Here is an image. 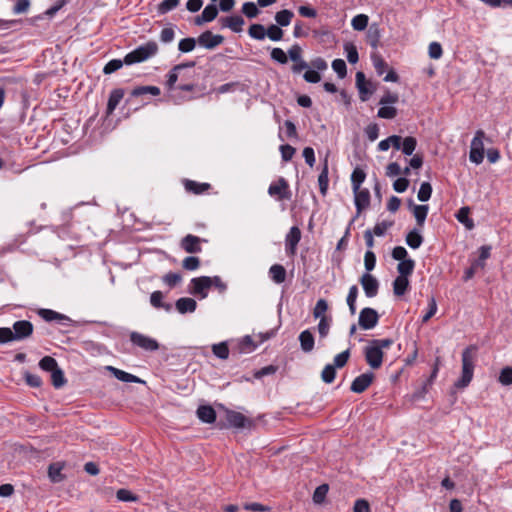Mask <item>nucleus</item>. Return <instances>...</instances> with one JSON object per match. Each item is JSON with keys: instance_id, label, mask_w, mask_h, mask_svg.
Returning a JSON list of instances; mask_svg holds the SVG:
<instances>
[{"instance_id": "nucleus-1", "label": "nucleus", "mask_w": 512, "mask_h": 512, "mask_svg": "<svg viewBox=\"0 0 512 512\" xmlns=\"http://www.w3.org/2000/svg\"><path fill=\"white\" fill-rule=\"evenodd\" d=\"M33 329V324L28 320H18L13 323L12 328L0 327V342L6 344L25 340L32 335Z\"/></svg>"}, {"instance_id": "nucleus-2", "label": "nucleus", "mask_w": 512, "mask_h": 512, "mask_svg": "<svg viewBox=\"0 0 512 512\" xmlns=\"http://www.w3.org/2000/svg\"><path fill=\"white\" fill-rule=\"evenodd\" d=\"M477 350V347L470 345L466 347L462 352V373L461 377L454 383V387L458 389L466 388L473 379L474 373V358L473 353Z\"/></svg>"}, {"instance_id": "nucleus-3", "label": "nucleus", "mask_w": 512, "mask_h": 512, "mask_svg": "<svg viewBox=\"0 0 512 512\" xmlns=\"http://www.w3.org/2000/svg\"><path fill=\"white\" fill-rule=\"evenodd\" d=\"M158 52V44L155 41H148L140 45L133 51L127 53L124 57L126 65L141 63L150 57L156 55Z\"/></svg>"}, {"instance_id": "nucleus-4", "label": "nucleus", "mask_w": 512, "mask_h": 512, "mask_svg": "<svg viewBox=\"0 0 512 512\" xmlns=\"http://www.w3.org/2000/svg\"><path fill=\"white\" fill-rule=\"evenodd\" d=\"M130 341L134 346L141 348L144 351L154 352L159 349L158 341L142 333L133 331L130 333Z\"/></svg>"}, {"instance_id": "nucleus-5", "label": "nucleus", "mask_w": 512, "mask_h": 512, "mask_svg": "<svg viewBox=\"0 0 512 512\" xmlns=\"http://www.w3.org/2000/svg\"><path fill=\"white\" fill-rule=\"evenodd\" d=\"M226 420L228 422L229 427L237 428V429H252L255 426V422L242 413L226 409Z\"/></svg>"}, {"instance_id": "nucleus-6", "label": "nucleus", "mask_w": 512, "mask_h": 512, "mask_svg": "<svg viewBox=\"0 0 512 512\" xmlns=\"http://www.w3.org/2000/svg\"><path fill=\"white\" fill-rule=\"evenodd\" d=\"M485 133L482 130H478L471 142V148L469 153V159L475 164H481L484 159V146L482 139Z\"/></svg>"}, {"instance_id": "nucleus-7", "label": "nucleus", "mask_w": 512, "mask_h": 512, "mask_svg": "<svg viewBox=\"0 0 512 512\" xmlns=\"http://www.w3.org/2000/svg\"><path fill=\"white\" fill-rule=\"evenodd\" d=\"M288 56V59L293 62L292 73L298 74L309 68V64L302 57V48L298 44H294L288 49Z\"/></svg>"}, {"instance_id": "nucleus-8", "label": "nucleus", "mask_w": 512, "mask_h": 512, "mask_svg": "<svg viewBox=\"0 0 512 512\" xmlns=\"http://www.w3.org/2000/svg\"><path fill=\"white\" fill-rule=\"evenodd\" d=\"M364 356L367 364L372 369H378L382 366L384 352L379 349L375 344L370 341L364 348Z\"/></svg>"}, {"instance_id": "nucleus-9", "label": "nucleus", "mask_w": 512, "mask_h": 512, "mask_svg": "<svg viewBox=\"0 0 512 512\" xmlns=\"http://www.w3.org/2000/svg\"><path fill=\"white\" fill-rule=\"evenodd\" d=\"M378 321L379 314L375 309L366 307L360 311L358 323L362 329H373L378 324Z\"/></svg>"}, {"instance_id": "nucleus-10", "label": "nucleus", "mask_w": 512, "mask_h": 512, "mask_svg": "<svg viewBox=\"0 0 512 512\" xmlns=\"http://www.w3.org/2000/svg\"><path fill=\"white\" fill-rule=\"evenodd\" d=\"M224 40V36L213 34L210 30L204 31L197 38L198 45L208 50L215 49L217 46L221 45Z\"/></svg>"}, {"instance_id": "nucleus-11", "label": "nucleus", "mask_w": 512, "mask_h": 512, "mask_svg": "<svg viewBox=\"0 0 512 512\" xmlns=\"http://www.w3.org/2000/svg\"><path fill=\"white\" fill-rule=\"evenodd\" d=\"M191 294L204 299L208 296V289L212 287V279L209 276L196 277L191 280Z\"/></svg>"}, {"instance_id": "nucleus-12", "label": "nucleus", "mask_w": 512, "mask_h": 512, "mask_svg": "<svg viewBox=\"0 0 512 512\" xmlns=\"http://www.w3.org/2000/svg\"><path fill=\"white\" fill-rule=\"evenodd\" d=\"M356 87L359 92V98L362 102L368 101L375 91V87H373L370 81L366 80L365 74L361 71L356 73Z\"/></svg>"}, {"instance_id": "nucleus-13", "label": "nucleus", "mask_w": 512, "mask_h": 512, "mask_svg": "<svg viewBox=\"0 0 512 512\" xmlns=\"http://www.w3.org/2000/svg\"><path fill=\"white\" fill-rule=\"evenodd\" d=\"M268 193L270 196H277L279 200H289L291 198L288 182L283 177L269 186Z\"/></svg>"}, {"instance_id": "nucleus-14", "label": "nucleus", "mask_w": 512, "mask_h": 512, "mask_svg": "<svg viewBox=\"0 0 512 512\" xmlns=\"http://www.w3.org/2000/svg\"><path fill=\"white\" fill-rule=\"evenodd\" d=\"M375 375L368 371L357 376L351 383L350 390L354 393H363L373 382Z\"/></svg>"}, {"instance_id": "nucleus-15", "label": "nucleus", "mask_w": 512, "mask_h": 512, "mask_svg": "<svg viewBox=\"0 0 512 512\" xmlns=\"http://www.w3.org/2000/svg\"><path fill=\"white\" fill-rule=\"evenodd\" d=\"M205 241L198 236L187 234L181 239L180 247L187 253L195 254L202 251L201 242Z\"/></svg>"}, {"instance_id": "nucleus-16", "label": "nucleus", "mask_w": 512, "mask_h": 512, "mask_svg": "<svg viewBox=\"0 0 512 512\" xmlns=\"http://www.w3.org/2000/svg\"><path fill=\"white\" fill-rule=\"evenodd\" d=\"M360 283L363 287L365 295L368 298L375 297L378 294L379 282L372 274H363L362 277L360 278Z\"/></svg>"}, {"instance_id": "nucleus-17", "label": "nucleus", "mask_w": 512, "mask_h": 512, "mask_svg": "<svg viewBox=\"0 0 512 512\" xmlns=\"http://www.w3.org/2000/svg\"><path fill=\"white\" fill-rule=\"evenodd\" d=\"M354 203L357 210L356 217L366 209L370 204V192L368 189L359 188L358 191L353 190Z\"/></svg>"}, {"instance_id": "nucleus-18", "label": "nucleus", "mask_w": 512, "mask_h": 512, "mask_svg": "<svg viewBox=\"0 0 512 512\" xmlns=\"http://www.w3.org/2000/svg\"><path fill=\"white\" fill-rule=\"evenodd\" d=\"M106 369L119 381L125 382V383H142L144 384L145 381L140 379L139 377L130 374L126 371H123L121 369H118L113 366H107Z\"/></svg>"}, {"instance_id": "nucleus-19", "label": "nucleus", "mask_w": 512, "mask_h": 512, "mask_svg": "<svg viewBox=\"0 0 512 512\" xmlns=\"http://www.w3.org/2000/svg\"><path fill=\"white\" fill-rule=\"evenodd\" d=\"M38 315L46 322L58 321L61 324H65L71 321L68 316L51 309H40Z\"/></svg>"}, {"instance_id": "nucleus-20", "label": "nucleus", "mask_w": 512, "mask_h": 512, "mask_svg": "<svg viewBox=\"0 0 512 512\" xmlns=\"http://www.w3.org/2000/svg\"><path fill=\"white\" fill-rule=\"evenodd\" d=\"M124 94L125 91L122 88H116L110 92L106 107L107 115H111L114 112L116 107L119 105L120 101L123 99Z\"/></svg>"}, {"instance_id": "nucleus-21", "label": "nucleus", "mask_w": 512, "mask_h": 512, "mask_svg": "<svg viewBox=\"0 0 512 512\" xmlns=\"http://www.w3.org/2000/svg\"><path fill=\"white\" fill-rule=\"evenodd\" d=\"M196 414L203 423L212 424L216 421V411L210 405H200Z\"/></svg>"}, {"instance_id": "nucleus-22", "label": "nucleus", "mask_w": 512, "mask_h": 512, "mask_svg": "<svg viewBox=\"0 0 512 512\" xmlns=\"http://www.w3.org/2000/svg\"><path fill=\"white\" fill-rule=\"evenodd\" d=\"M381 29L377 23H372L367 30L366 40L367 43L373 48L377 49L380 45Z\"/></svg>"}, {"instance_id": "nucleus-23", "label": "nucleus", "mask_w": 512, "mask_h": 512, "mask_svg": "<svg viewBox=\"0 0 512 512\" xmlns=\"http://www.w3.org/2000/svg\"><path fill=\"white\" fill-rule=\"evenodd\" d=\"M175 307L180 314L193 313L197 308V302L190 297H181L176 301Z\"/></svg>"}, {"instance_id": "nucleus-24", "label": "nucleus", "mask_w": 512, "mask_h": 512, "mask_svg": "<svg viewBox=\"0 0 512 512\" xmlns=\"http://www.w3.org/2000/svg\"><path fill=\"white\" fill-rule=\"evenodd\" d=\"M300 342L301 350L305 353H309L314 349L315 339L312 332L309 329L302 331L298 337Z\"/></svg>"}, {"instance_id": "nucleus-25", "label": "nucleus", "mask_w": 512, "mask_h": 512, "mask_svg": "<svg viewBox=\"0 0 512 512\" xmlns=\"http://www.w3.org/2000/svg\"><path fill=\"white\" fill-rule=\"evenodd\" d=\"M328 174H329L328 159L326 157L324 159L321 172L318 176V185H319V190H320V193L322 196H325L327 194L328 184H329Z\"/></svg>"}, {"instance_id": "nucleus-26", "label": "nucleus", "mask_w": 512, "mask_h": 512, "mask_svg": "<svg viewBox=\"0 0 512 512\" xmlns=\"http://www.w3.org/2000/svg\"><path fill=\"white\" fill-rule=\"evenodd\" d=\"M164 295L161 291H154L150 295V303L156 309H164L166 312L172 311V304L163 302Z\"/></svg>"}, {"instance_id": "nucleus-27", "label": "nucleus", "mask_w": 512, "mask_h": 512, "mask_svg": "<svg viewBox=\"0 0 512 512\" xmlns=\"http://www.w3.org/2000/svg\"><path fill=\"white\" fill-rule=\"evenodd\" d=\"M423 240L424 238L417 228L408 232L405 238L406 244L412 249H418L422 245Z\"/></svg>"}, {"instance_id": "nucleus-28", "label": "nucleus", "mask_w": 512, "mask_h": 512, "mask_svg": "<svg viewBox=\"0 0 512 512\" xmlns=\"http://www.w3.org/2000/svg\"><path fill=\"white\" fill-rule=\"evenodd\" d=\"M470 208L467 206L461 207L455 217L456 219L462 223L466 229L472 230L475 226L474 221L469 217Z\"/></svg>"}, {"instance_id": "nucleus-29", "label": "nucleus", "mask_w": 512, "mask_h": 512, "mask_svg": "<svg viewBox=\"0 0 512 512\" xmlns=\"http://www.w3.org/2000/svg\"><path fill=\"white\" fill-rule=\"evenodd\" d=\"M184 186L186 191L191 192L193 194L199 195L204 193L210 188L209 183H199L194 180L186 179L184 181Z\"/></svg>"}, {"instance_id": "nucleus-30", "label": "nucleus", "mask_w": 512, "mask_h": 512, "mask_svg": "<svg viewBox=\"0 0 512 512\" xmlns=\"http://www.w3.org/2000/svg\"><path fill=\"white\" fill-rule=\"evenodd\" d=\"M429 212V206L426 204L413 206V215L415 217L417 226L422 228Z\"/></svg>"}, {"instance_id": "nucleus-31", "label": "nucleus", "mask_w": 512, "mask_h": 512, "mask_svg": "<svg viewBox=\"0 0 512 512\" xmlns=\"http://www.w3.org/2000/svg\"><path fill=\"white\" fill-rule=\"evenodd\" d=\"M293 17L294 13L291 10L283 9L276 12L274 19L276 21V24L282 28L289 26Z\"/></svg>"}, {"instance_id": "nucleus-32", "label": "nucleus", "mask_w": 512, "mask_h": 512, "mask_svg": "<svg viewBox=\"0 0 512 512\" xmlns=\"http://www.w3.org/2000/svg\"><path fill=\"white\" fill-rule=\"evenodd\" d=\"M269 274L271 279L277 284L283 283L286 279V270L280 264L272 265L269 269Z\"/></svg>"}, {"instance_id": "nucleus-33", "label": "nucleus", "mask_w": 512, "mask_h": 512, "mask_svg": "<svg viewBox=\"0 0 512 512\" xmlns=\"http://www.w3.org/2000/svg\"><path fill=\"white\" fill-rule=\"evenodd\" d=\"M63 465L60 463H52L48 467V476L53 483H59L64 480L62 474Z\"/></svg>"}, {"instance_id": "nucleus-34", "label": "nucleus", "mask_w": 512, "mask_h": 512, "mask_svg": "<svg viewBox=\"0 0 512 512\" xmlns=\"http://www.w3.org/2000/svg\"><path fill=\"white\" fill-rule=\"evenodd\" d=\"M414 268L415 261L413 259L409 258L404 261H401L397 265V271L399 273L398 276L408 278V276H410L413 273Z\"/></svg>"}, {"instance_id": "nucleus-35", "label": "nucleus", "mask_w": 512, "mask_h": 512, "mask_svg": "<svg viewBox=\"0 0 512 512\" xmlns=\"http://www.w3.org/2000/svg\"><path fill=\"white\" fill-rule=\"evenodd\" d=\"M409 287V279L406 277L397 276L393 281V292L396 296H402L406 293Z\"/></svg>"}, {"instance_id": "nucleus-36", "label": "nucleus", "mask_w": 512, "mask_h": 512, "mask_svg": "<svg viewBox=\"0 0 512 512\" xmlns=\"http://www.w3.org/2000/svg\"><path fill=\"white\" fill-rule=\"evenodd\" d=\"M366 173L360 167H356L351 174L352 189L358 191L362 183L365 181Z\"/></svg>"}, {"instance_id": "nucleus-37", "label": "nucleus", "mask_w": 512, "mask_h": 512, "mask_svg": "<svg viewBox=\"0 0 512 512\" xmlns=\"http://www.w3.org/2000/svg\"><path fill=\"white\" fill-rule=\"evenodd\" d=\"M248 34L251 38L255 40H264L267 37V31L264 25L262 24H251L248 29Z\"/></svg>"}, {"instance_id": "nucleus-38", "label": "nucleus", "mask_w": 512, "mask_h": 512, "mask_svg": "<svg viewBox=\"0 0 512 512\" xmlns=\"http://www.w3.org/2000/svg\"><path fill=\"white\" fill-rule=\"evenodd\" d=\"M160 88L157 86H138L134 88L131 92V96L139 97L145 94H151L153 96L160 95Z\"/></svg>"}, {"instance_id": "nucleus-39", "label": "nucleus", "mask_w": 512, "mask_h": 512, "mask_svg": "<svg viewBox=\"0 0 512 512\" xmlns=\"http://www.w3.org/2000/svg\"><path fill=\"white\" fill-rule=\"evenodd\" d=\"M479 257L475 259L472 263L474 264V267L484 268L485 261L490 257L491 255V246L489 245H483L479 248Z\"/></svg>"}, {"instance_id": "nucleus-40", "label": "nucleus", "mask_w": 512, "mask_h": 512, "mask_svg": "<svg viewBox=\"0 0 512 512\" xmlns=\"http://www.w3.org/2000/svg\"><path fill=\"white\" fill-rule=\"evenodd\" d=\"M51 382L56 389L62 388L66 384L67 380L64 376L63 370L60 367H57L51 372Z\"/></svg>"}, {"instance_id": "nucleus-41", "label": "nucleus", "mask_w": 512, "mask_h": 512, "mask_svg": "<svg viewBox=\"0 0 512 512\" xmlns=\"http://www.w3.org/2000/svg\"><path fill=\"white\" fill-rule=\"evenodd\" d=\"M416 146H417L416 138L412 137V136H407L403 139L400 149L402 150V153L404 155L411 156V155H413V153L416 149Z\"/></svg>"}, {"instance_id": "nucleus-42", "label": "nucleus", "mask_w": 512, "mask_h": 512, "mask_svg": "<svg viewBox=\"0 0 512 512\" xmlns=\"http://www.w3.org/2000/svg\"><path fill=\"white\" fill-rule=\"evenodd\" d=\"M267 37L274 42L281 41L284 36V31L277 24H271L266 28Z\"/></svg>"}, {"instance_id": "nucleus-43", "label": "nucleus", "mask_w": 512, "mask_h": 512, "mask_svg": "<svg viewBox=\"0 0 512 512\" xmlns=\"http://www.w3.org/2000/svg\"><path fill=\"white\" fill-rule=\"evenodd\" d=\"M344 51L346 53V57H347V60L349 63L356 64L358 62V60H359L358 50H357V47L353 43L346 42L344 44Z\"/></svg>"}, {"instance_id": "nucleus-44", "label": "nucleus", "mask_w": 512, "mask_h": 512, "mask_svg": "<svg viewBox=\"0 0 512 512\" xmlns=\"http://www.w3.org/2000/svg\"><path fill=\"white\" fill-rule=\"evenodd\" d=\"M228 24L227 28L231 29L235 33H240L242 31V26L244 25L245 21L242 16L240 15H232L228 16Z\"/></svg>"}, {"instance_id": "nucleus-45", "label": "nucleus", "mask_w": 512, "mask_h": 512, "mask_svg": "<svg viewBox=\"0 0 512 512\" xmlns=\"http://www.w3.org/2000/svg\"><path fill=\"white\" fill-rule=\"evenodd\" d=\"M369 22V18L365 14H358L353 17L351 21V26L356 31H363L367 28Z\"/></svg>"}, {"instance_id": "nucleus-46", "label": "nucleus", "mask_w": 512, "mask_h": 512, "mask_svg": "<svg viewBox=\"0 0 512 512\" xmlns=\"http://www.w3.org/2000/svg\"><path fill=\"white\" fill-rule=\"evenodd\" d=\"M432 185L429 182H422L417 194V198L420 202H427L432 195Z\"/></svg>"}, {"instance_id": "nucleus-47", "label": "nucleus", "mask_w": 512, "mask_h": 512, "mask_svg": "<svg viewBox=\"0 0 512 512\" xmlns=\"http://www.w3.org/2000/svg\"><path fill=\"white\" fill-rule=\"evenodd\" d=\"M332 323L331 317H321L319 320V323L317 325V330L319 333L320 338H326L329 334L330 327Z\"/></svg>"}, {"instance_id": "nucleus-48", "label": "nucleus", "mask_w": 512, "mask_h": 512, "mask_svg": "<svg viewBox=\"0 0 512 512\" xmlns=\"http://www.w3.org/2000/svg\"><path fill=\"white\" fill-rule=\"evenodd\" d=\"M196 44H198L197 39L193 37L183 38L179 41L178 49L182 53H189L194 50Z\"/></svg>"}, {"instance_id": "nucleus-49", "label": "nucleus", "mask_w": 512, "mask_h": 512, "mask_svg": "<svg viewBox=\"0 0 512 512\" xmlns=\"http://www.w3.org/2000/svg\"><path fill=\"white\" fill-rule=\"evenodd\" d=\"M271 59L281 65L288 63V52L285 53L283 49L279 47L272 48L270 53Z\"/></svg>"}, {"instance_id": "nucleus-50", "label": "nucleus", "mask_w": 512, "mask_h": 512, "mask_svg": "<svg viewBox=\"0 0 512 512\" xmlns=\"http://www.w3.org/2000/svg\"><path fill=\"white\" fill-rule=\"evenodd\" d=\"M213 354L219 359L225 360L229 357V348L226 342L214 344L212 346Z\"/></svg>"}, {"instance_id": "nucleus-51", "label": "nucleus", "mask_w": 512, "mask_h": 512, "mask_svg": "<svg viewBox=\"0 0 512 512\" xmlns=\"http://www.w3.org/2000/svg\"><path fill=\"white\" fill-rule=\"evenodd\" d=\"M328 490H329V486L328 484H322V485H319L315 490H314V493H313V502L315 504H321L324 502L325 498H326V495L328 493Z\"/></svg>"}, {"instance_id": "nucleus-52", "label": "nucleus", "mask_w": 512, "mask_h": 512, "mask_svg": "<svg viewBox=\"0 0 512 512\" xmlns=\"http://www.w3.org/2000/svg\"><path fill=\"white\" fill-rule=\"evenodd\" d=\"M180 4V0H163L157 8V12L161 15L166 14L175 8H177Z\"/></svg>"}, {"instance_id": "nucleus-53", "label": "nucleus", "mask_w": 512, "mask_h": 512, "mask_svg": "<svg viewBox=\"0 0 512 512\" xmlns=\"http://www.w3.org/2000/svg\"><path fill=\"white\" fill-rule=\"evenodd\" d=\"M336 367L332 364H327L321 372V379L323 382L330 384L335 380Z\"/></svg>"}, {"instance_id": "nucleus-54", "label": "nucleus", "mask_w": 512, "mask_h": 512, "mask_svg": "<svg viewBox=\"0 0 512 512\" xmlns=\"http://www.w3.org/2000/svg\"><path fill=\"white\" fill-rule=\"evenodd\" d=\"M39 367L46 371V372H52L53 370H55L57 367H59L57 361L51 357V356H44L40 361H39Z\"/></svg>"}, {"instance_id": "nucleus-55", "label": "nucleus", "mask_w": 512, "mask_h": 512, "mask_svg": "<svg viewBox=\"0 0 512 512\" xmlns=\"http://www.w3.org/2000/svg\"><path fill=\"white\" fill-rule=\"evenodd\" d=\"M257 5L258 4H255L254 2H245L242 5L241 11L246 17L250 19L255 18L259 14V9Z\"/></svg>"}, {"instance_id": "nucleus-56", "label": "nucleus", "mask_w": 512, "mask_h": 512, "mask_svg": "<svg viewBox=\"0 0 512 512\" xmlns=\"http://www.w3.org/2000/svg\"><path fill=\"white\" fill-rule=\"evenodd\" d=\"M332 69L335 71L340 79H343L347 75V66L343 59H335L332 61Z\"/></svg>"}, {"instance_id": "nucleus-57", "label": "nucleus", "mask_w": 512, "mask_h": 512, "mask_svg": "<svg viewBox=\"0 0 512 512\" xmlns=\"http://www.w3.org/2000/svg\"><path fill=\"white\" fill-rule=\"evenodd\" d=\"M328 310V303L325 299H319L317 302H316V305L313 309V316L314 318H319L321 319V317H327L325 315L326 311Z\"/></svg>"}, {"instance_id": "nucleus-58", "label": "nucleus", "mask_w": 512, "mask_h": 512, "mask_svg": "<svg viewBox=\"0 0 512 512\" xmlns=\"http://www.w3.org/2000/svg\"><path fill=\"white\" fill-rule=\"evenodd\" d=\"M218 12H219V10H218L217 6L212 2V4L207 5L203 9L201 15L203 16V18H205L207 20V22H211L217 18Z\"/></svg>"}, {"instance_id": "nucleus-59", "label": "nucleus", "mask_w": 512, "mask_h": 512, "mask_svg": "<svg viewBox=\"0 0 512 512\" xmlns=\"http://www.w3.org/2000/svg\"><path fill=\"white\" fill-rule=\"evenodd\" d=\"M397 115V109L392 106L382 105L377 112V116L383 119H393Z\"/></svg>"}, {"instance_id": "nucleus-60", "label": "nucleus", "mask_w": 512, "mask_h": 512, "mask_svg": "<svg viewBox=\"0 0 512 512\" xmlns=\"http://www.w3.org/2000/svg\"><path fill=\"white\" fill-rule=\"evenodd\" d=\"M123 64H125L124 59H112L104 66L103 73L106 75L114 73L119 70Z\"/></svg>"}, {"instance_id": "nucleus-61", "label": "nucleus", "mask_w": 512, "mask_h": 512, "mask_svg": "<svg viewBox=\"0 0 512 512\" xmlns=\"http://www.w3.org/2000/svg\"><path fill=\"white\" fill-rule=\"evenodd\" d=\"M371 59L377 74L382 75L388 66L387 63L378 54H372Z\"/></svg>"}, {"instance_id": "nucleus-62", "label": "nucleus", "mask_w": 512, "mask_h": 512, "mask_svg": "<svg viewBox=\"0 0 512 512\" xmlns=\"http://www.w3.org/2000/svg\"><path fill=\"white\" fill-rule=\"evenodd\" d=\"M301 240V230L297 226L290 228L285 238V243L298 244Z\"/></svg>"}, {"instance_id": "nucleus-63", "label": "nucleus", "mask_w": 512, "mask_h": 512, "mask_svg": "<svg viewBox=\"0 0 512 512\" xmlns=\"http://www.w3.org/2000/svg\"><path fill=\"white\" fill-rule=\"evenodd\" d=\"M498 381L504 385L509 386L512 384V367H504L499 374Z\"/></svg>"}, {"instance_id": "nucleus-64", "label": "nucleus", "mask_w": 512, "mask_h": 512, "mask_svg": "<svg viewBox=\"0 0 512 512\" xmlns=\"http://www.w3.org/2000/svg\"><path fill=\"white\" fill-rule=\"evenodd\" d=\"M116 497L122 502H135L138 497L128 489H119L116 493Z\"/></svg>"}]
</instances>
